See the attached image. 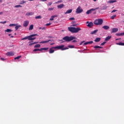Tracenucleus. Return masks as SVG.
<instances>
[{
	"instance_id": "8",
	"label": "nucleus",
	"mask_w": 124,
	"mask_h": 124,
	"mask_svg": "<svg viewBox=\"0 0 124 124\" xmlns=\"http://www.w3.org/2000/svg\"><path fill=\"white\" fill-rule=\"evenodd\" d=\"M86 24H88L87 27H89V28H92V27L93 26V22H89V21H87Z\"/></svg>"
},
{
	"instance_id": "58",
	"label": "nucleus",
	"mask_w": 124,
	"mask_h": 124,
	"mask_svg": "<svg viewBox=\"0 0 124 124\" xmlns=\"http://www.w3.org/2000/svg\"><path fill=\"white\" fill-rule=\"evenodd\" d=\"M0 59H1V61H4V58H1Z\"/></svg>"
},
{
	"instance_id": "38",
	"label": "nucleus",
	"mask_w": 124,
	"mask_h": 124,
	"mask_svg": "<svg viewBox=\"0 0 124 124\" xmlns=\"http://www.w3.org/2000/svg\"><path fill=\"white\" fill-rule=\"evenodd\" d=\"M22 56H18L17 57L15 58V60H19L20 58H21Z\"/></svg>"
},
{
	"instance_id": "64",
	"label": "nucleus",
	"mask_w": 124,
	"mask_h": 124,
	"mask_svg": "<svg viewBox=\"0 0 124 124\" xmlns=\"http://www.w3.org/2000/svg\"><path fill=\"white\" fill-rule=\"evenodd\" d=\"M50 45H54V43L50 44Z\"/></svg>"
},
{
	"instance_id": "6",
	"label": "nucleus",
	"mask_w": 124,
	"mask_h": 124,
	"mask_svg": "<svg viewBox=\"0 0 124 124\" xmlns=\"http://www.w3.org/2000/svg\"><path fill=\"white\" fill-rule=\"evenodd\" d=\"M76 14H80V13H82L83 12V9L81 7V6H78L76 10Z\"/></svg>"
},
{
	"instance_id": "61",
	"label": "nucleus",
	"mask_w": 124,
	"mask_h": 124,
	"mask_svg": "<svg viewBox=\"0 0 124 124\" xmlns=\"http://www.w3.org/2000/svg\"><path fill=\"white\" fill-rule=\"evenodd\" d=\"M39 30H42V28H41V27H39Z\"/></svg>"
},
{
	"instance_id": "18",
	"label": "nucleus",
	"mask_w": 124,
	"mask_h": 124,
	"mask_svg": "<svg viewBox=\"0 0 124 124\" xmlns=\"http://www.w3.org/2000/svg\"><path fill=\"white\" fill-rule=\"evenodd\" d=\"M97 31H98V30H95L94 31L91 32L90 33V34H95V33H96Z\"/></svg>"
},
{
	"instance_id": "9",
	"label": "nucleus",
	"mask_w": 124,
	"mask_h": 124,
	"mask_svg": "<svg viewBox=\"0 0 124 124\" xmlns=\"http://www.w3.org/2000/svg\"><path fill=\"white\" fill-rule=\"evenodd\" d=\"M30 22H29L28 20L24 21L23 23V26L25 27V28H27L28 26H29Z\"/></svg>"
},
{
	"instance_id": "43",
	"label": "nucleus",
	"mask_w": 124,
	"mask_h": 124,
	"mask_svg": "<svg viewBox=\"0 0 124 124\" xmlns=\"http://www.w3.org/2000/svg\"><path fill=\"white\" fill-rule=\"evenodd\" d=\"M106 44V42H104L103 43L101 44V46H103V45H105Z\"/></svg>"
},
{
	"instance_id": "31",
	"label": "nucleus",
	"mask_w": 124,
	"mask_h": 124,
	"mask_svg": "<svg viewBox=\"0 0 124 124\" xmlns=\"http://www.w3.org/2000/svg\"><path fill=\"white\" fill-rule=\"evenodd\" d=\"M5 31H6L7 32H11V31H12V30L7 29Z\"/></svg>"
},
{
	"instance_id": "35",
	"label": "nucleus",
	"mask_w": 124,
	"mask_h": 124,
	"mask_svg": "<svg viewBox=\"0 0 124 124\" xmlns=\"http://www.w3.org/2000/svg\"><path fill=\"white\" fill-rule=\"evenodd\" d=\"M24 3H26V1L22 0V1H21V2L20 3V4H24Z\"/></svg>"
},
{
	"instance_id": "44",
	"label": "nucleus",
	"mask_w": 124,
	"mask_h": 124,
	"mask_svg": "<svg viewBox=\"0 0 124 124\" xmlns=\"http://www.w3.org/2000/svg\"><path fill=\"white\" fill-rule=\"evenodd\" d=\"M116 35H117V36H121V33H117L116 34Z\"/></svg>"
},
{
	"instance_id": "55",
	"label": "nucleus",
	"mask_w": 124,
	"mask_h": 124,
	"mask_svg": "<svg viewBox=\"0 0 124 124\" xmlns=\"http://www.w3.org/2000/svg\"><path fill=\"white\" fill-rule=\"evenodd\" d=\"M2 14H3V12H0V15H2Z\"/></svg>"
},
{
	"instance_id": "54",
	"label": "nucleus",
	"mask_w": 124,
	"mask_h": 124,
	"mask_svg": "<svg viewBox=\"0 0 124 124\" xmlns=\"http://www.w3.org/2000/svg\"><path fill=\"white\" fill-rule=\"evenodd\" d=\"M40 1H47V0H40Z\"/></svg>"
},
{
	"instance_id": "1",
	"label": "nucleus",
	"mask_w": 124,
	"mask_h": 124,
	"mask_svg": "<svg viewBox=\"0 0 124 124\" xmlns=\"http://www.w3.org/2000/svg\"><path fill=\"white\" fill-rule=\"evenodd\" d=\"M63 47H64V45L59 46L51 47L49 49V54H53V53L55 52V50L54 49H57L58 50L60 49V50H62V51L68 49V47H65L63 48Z\"/></svg>"
},
{
	"instance_id": "32",
	"label": "nucleus",
	"mask_w": 124,
	"mask_h": 124,
	"mask_svg": "<svg viewBox=\"0 0 124 124\" xmlns=\"http://www.w3.org/2000/svg\"><path fill=\"white\" fill-rule=\"evenodd\" d=\"M16 26H17V24H11L9 25V27H15Z\"/></svg>"
},
{
	"instance_id": "52",
	"label": "nucleus",
	"mask_w": 124,
	"mask_h": 124,
	"mask_svg": "<svg viewBox=\"0 0 124 124\" xmlns=\"http://www.w3.org/2000/svg\"><path fill=\"white\" fill-rule=\"evenodd\" d=\"M47 37H48V38H53V37L51 36H49Z\"/></svg>"
},
{
	"instance_id": "15",
	"label": "nucleus",
	"mask_w": 124,
	"mask_h": 124,
	"mask_svg": "<svg viewBox=\"0 0 124 124\" xmlns=\"http://www.w3.org/2000/svg\"><path fill=\"white\" fill-rule=\"evenodd\" d=\"M63 6H64V4H61L58 5L57 6V7L58 8H63Z\"/></svg>"
},
{
	"instance_id": "25",
	"label": "nucleus",
	"mask_w": 124,
	"mask_h": 124,
	"mask_svg": "<svg viewBox=\"0 0 124 124\" xmlns=\"http://www.w3.org/2000/svg\"><path fill=\"white\" fill-rule=\"evenodd\" d=\"M109 3H114V2H117V0H110L108 1Z\"/></svg>"
},
{
	"instance_id": "56",
	"label": "nucleus",
	"mask_w": 124,
	"mask_h": 124,
	"mask_svg": "<svg viewBox=\"0 0 124 124\" xmlns=\"http://www.w3.org/2000/svg\"><path fill=\"white\" fill-rule=\"evenodd\" d=\"M72 23H73V24H75L76 23V21H74L72 22Z\"/></svg>"
},
{
	"instance_id": "23",
	"label": "nucleus",
	"mask_w": 124,
	"mask_h": 124,
	"mask_svg": "<svg viewBox=\"0 0 124 124\" xmlns=\"http://www.w3.org/2000/svg\"><path fill=\"white\" fill-rule=\"evenodd\" d=\"M50 41H51V40H48L47 41H42V42H40V43H43V44L48 43V42H50Z\"/></svg>"
},
{
	"instance_id": "37",
	"label": "nucleus",
	"mask_w": 124,
	"mask_h": 124,
	"mask_svg": "<svg viewBox=\"0 0 124 124\" xmlns=\"http://www.w3.org/2000/svg\"><path fill=\"white\" fill-rule=\"evenodd\" d=\"M61 2H62V0H60L58 1L57 2H56L55 3H56V4H57V3H60Z\"/></svg>"
},
{
	"instance_id": "16",
	"label": "nucleus",
	"mask_w": 124,
	"mask_h": 124,
	"mask_svg": "<svg viewBox=\"0 0 124 124\" xmlns=\"http://www.w3.org/2000/svg\"><path fill=\"white\" fill-rule=\"evenodd\" d=\"M72 12V9L68 10L64 14H69Z\"/></svg>"
},
{
	"instance_id": "63",
	"label": "nucleus",
	"mask_w": 124,
	"mask_h": 124,
	"mask_svg": "<svg viewBox=\"0 0 124 124\" xmlns=\"http://www.w3.org/2000/svg\"><path fill=\"white\" fill-rule=\"evenodd\" d=\"M93 14H96V12H94L93 13Z\"/></svg>"
},
{
	"instance_id": "41",
	"label": "nucleus",
	"mask_w": 124,
	"mask_h": 124,
	"mask_svg": "<svg viewBox=\"0 0 124 124\" xmlns=\"http://www.w3.org/2000/svg\"><path fill=\"white\" fill-rule=\"evenodd\" d=\"M0 24H6V21H1V22H0Z\"/></svg>"
},
{
	"instance_id": "60",
	"label": "nucleus",
	"mask_w": 124,
	"mask_h": 124,
	"mask_svg": "<svg viewBox=\"0 0 124 124\" xmlns=\"http://www.w3.org/2000/svg\"><path fill=\"white\" fill-rule=\"evenodd\" d=\"M3 1V0H0V2H2Z\"/></svg>"
},
{
	"instance_id": "59",
	"label": "nucleus",
	"mask_w": 124,
	"mask_h": 124,
	"mask_svg": "<svg viewBox=\"0 0 124 124\" xmlns=\"http://www.w3.org/2000/svg\"><path fill=\"white\" fill-rule=\"evenodd\" d=\"M84 42V41L83 42H82L80 44V45H82V44H83V43Z\"/></svg>"
},
{
	"instance_id": "19",
	"label": "nucleus",
	"mask_w": 124,
	"mask_h": 124,
	"mask_svg": "<svg viewBox=\"0 0 124 124\" xmlns=\"http://www.w3.org/2000/svg\"><path fill=\"white\" fill-rule=\"evenodd\" d=\"M116 45H120V46H124V43H123V42L117 43Z\"/></svg>"
},
{
	"instance_id": "53",
	"label": "nucleus",
	"mask_w": 124,
	"mask_h": 124,
	"mask_svg": "<svg viewBox=\"0 0 124 124\" xmlns=\"http://www.w3.org/2000/svg\"><path fill=\"white\" fill-rule=\"evenodd\" d=\"M42 30H46V28L45 27H43V28H42Z\"/></svg>"
},
{
	"instance_id": "50",
	"label": "nucleus",
	"mask_w": 124,
	"mask_h": 124,
	"mask_svg": "<svg viewBox=\"0 0 124 124\" xmlns=\"http://www.w3.org/2000/svg\"><path fill=\"white\" fill-rule=\"evenodd\" d=\"M72 42L75 43V42H77V41H76V40H73Z\"/></svg>"
},
{
	"instance_id": "27",
	"label": "nucleus",
	"mask_w": 124,
	"mask_h": 124,
	"mask_svg": "<svg viewBox=\"0 0 124 124\" xmlns=\"http://www.w3.org/2000/svg\"><path fill=\"white\" fill-rule=\"evenodd\" d=\"M107 8H108V6H103L102 9H101V10H106Z\"/></svg>"
},
{
	"instance_id": "4",
	"label": "nucleus",
	"mask_w": 124,
	"mask_h": 124,
	"mask_svg": "<svg viewBox=\"0 0 124 124\" xmlns=\"http://www.w3.org/2000/svg\"><path fill=\"white\" fill-rule=\"evenodd\" d=\"M93 23L94 25H95L96 26H100L103 24V19L101 18L96 19L94 21Z\"/></svg>"
},
{
	"instance_id": "46",
	"label": "nucleus",
	"mask_w": 124,
	"mask_h": 124,
	"mask_svg": "<svg viewBox=\"0 0 124 124\" xmlns=\"http://www.w3.org/2000/svg\"><path fill=\"white\" fill-rule=\"evenodd\" d=\"M48 10H49V11L54 10V8H48Z\"/></svg>"
},
{
	"instance_id": "5",
	"label": "nucleus",
	"mask_w": 124,
	"mask_h": 124,
	"mask_svg": "<svg viewBox=\"0 0 124 124\" xmlns=\"http://www.w3.org/2000/svg\"><path fill=\"white\" fill-rule=\"evenodd\" d=\"M34 36H37V34H32L30 36H28V39L29 41H32V40H34V39H35L36 38L34 37ZM33 37V38H32Z\"/></svg>"
},
{
	"instance_id": "33",
	"label": "nucleus",
	"mask_w": 124,
	"mask_h": 124,
	"mask_svg": "<svg viewBox=\"0 0 124 124\" xmlns=\"http://www.w3.org/2000/svg\"><path fill=\"white\" fill-rule=\"evenodd\" d=\"M40 47V45L39 44H37L34 46V48H39Z\"/></svg>"
},
{
	"instance_id": "48",
	"label": "nucleus",
	"mask_w": 124,
	"mask_h": 124,
	"mask_svg": "<svg viewBox=\"0 0 124 124\" xmlns=\"http://www.w3.org/2000/svg\"><path fill=\"white\" fill-rule=\"evenodd\" d=\"M51 23H47V24H46L45 26H51Z\"/></svg>"
},
{
	"instance_id": "3",
	"label": "nucleus",
	"mask_w": 124,
	"mask_h": 124,
	"mask_svg": "<svg viewBox=\"0 0 124 124\" xmlns=\"http://www.w3.org/2000/svg\"><path fill=\"white\" fill-rule=\"evenodd\" d=\"M68 30L69 31H71V32H73L74 33H76L78 32L79 31H81V28L78 27H68Z\"/></svg>"
},
{
	"instance_id": "57",
	"label": "nucleus",
	"mask_w": 124,
	"mask_h": 124,
	"mask_svg": "<svg viewBox=\"0 0 124 124\" xmlns=\"http://www.w3.org/2000/svg\"><path fill=\"white\" fill-rule=\"evenodd\" d=\"M76 26H77L76 24H73V27H76Z\"/></svg>"
},
{
	"instance_id": "24",
	"label": "nucleus",
	"mask_w": 124,
	"mask_h": 124,
	"mask_svg": "<svg viewBox=\"0 0 124 124\" xmlns=\"http://www.w3.org/2000/svg\"><path fill=\"white\" fill-rule=\"evenodd\" d=\"M49 49V47H44L41 48V51L44 50V51H47Z\"/></svg>"
},
{
	"instance_id": "7",
	"label": "nucleus",
	"mask_w": 124,
	"mask_h": 124,
	"mask_svg": "<svg viewBox=\"0 0 124 124\" xmlns=\"http://www.w3.org/2000/svg\"><path fill=\"white\" fill-rule=\"evenodd\" d=\"M97 9H99V7L95 8V9L92 8L89 10H88L86 12V14H91L92 13V11H95V10H97Z\"/></svg>"
},
{
	"instance_id": "40",
	"label": "nucleus",
	"mask_w": 124,
	"mask_h": 124,
	"mask_svg": "<svg viewBox=\"0 0 124 124\" xmlns=\"http://www.w3.org/2000/svg\"><path fill=\"white\" fill-rule=\"evenodd\" d=\"M68 47L72 49V48H74V46L69 45V46H68Z\"/></svg>"
},
{
	"instance_id": "13",
	"label": "nucleus",
	"mask_w": 124,
	"mask_h": 124,
	"mask_svg": "<svg viewBox=\"0 0 124 124\" xmlns=\"http://www.w3.org/2000/svg\"><path fill=\"white\" fill-rule=\"evenodd\" d=\"M92 43H93V41L87 42L84 44V45H88V44H92Z\"/></svg>"
},
{
	"instance_id": "17",
	"label": "nucleus",
	"mask_w": 124,
	"mask_h": 124,
	"mask_svg": "<svg viewBox=\"0 0 124 124\" xmlns=\"http://www.w3.org/2000/svg\"><path fill=\"white\" fill-rule=\"evenodd\" d=\"M103 29H104V30H109V29H110V27L108 26L105 25L103 27Z\"/></svg>"
},
{
	"instance_id": "39",
	"label": "nucleus",
	"mask_w": 124,
	"mask_h": 124,
	"mask_svg": "<svg viewBox=\"0 0 124 124\" xmlns=\"http://www.w3.org/2000/svg\"><path fill=\"white\" fill-rule=\"evenodd\" d=\"M15 7H16V8H18V7H22V6L20 5H17L15 6Z\"/></svg>"
},
{
	"instance_id": "14",
	"label": "nucleus",
	"mask_w": 124,
	"mask_h": 124,
	"mask_svg": "<svg viewBox=\"0 0 124 124\" xmlns=\"http://www.w3.org/2000/svg\"><path fill=\"white\" fill-rule=\"evenodd\" d=\"M32 42H29V46H31V45H34V44H37V43H38V42H34L33 43H31Z\"/></svg>"
},
{
	"instance_id": "21",
	"label": "nucleus",
	"mask_w": 124,
	"mask_h": 124,
	"mask_svg": "<svg viewBox=\"0 0 124 124\" xmlns=\"http://www.w3.org/2000/svg\"><path fill=\"white\" fill-rule=\"evenodd\" d=\"M111 37H112V36H108V37H107L105 38V41H108V40H109V39H111Z\"/></svg>"
},
{
	"instance_id": "36",
	"label": "nucleus",
	"mask_w": 124,
	"mask_h": 124,
	"mask_svg": "<svg viewBox=\"0 0 124 124\" xmlns=\"http://www.w3.org/2000/svg\"><path fill=\"white\" fill-rule=\"evenodd\" d=\"M42 17L40 16H38L35 17V19H41Z\"/></svg>"
},
{
	"instance_id": "49",
	"label": "nucleus",
	"mask_w": 124,
	"mask_h": 124,
	"mask_svg": "<svg viewBox=\"0 0 124 124\" xmlns=\"http://www.w3.org/2000/svg\"><path fill=\"white\" fill-rule=\"evenodd\" d=\"M116 11H117L116 10H113L111 12V13H114V12H116Z\"/></svg>"
},
{
	"instance_id": "47",
	"label": "nucleus",
	"mask_w": 124,
	"mask_h": 124,
	"mask_svg": "<svg viewBox=\"0 0 124 124\" xmlns=\"http://www.w3.org/2000/svg\"><path fill=\"white\" fill-rule=\"evenodd\" d=\"M52 3H52L51 2H48V5H49V6H50V5H52Z\"/></svg>"
},
{
	"instance_id": "29",
	"label": "nucleus",
	"mask_w": 124,
	"mask_h": 124,
	"mask_svg": "<svg viewBox=\"0 0 124 124\" xmlns=\"http://www.w3.org/2000/svg\"><path fill=\"white\" fill-rule=\"evenodd\" d=\"M37 51H41V48L39 49V48H35L33 50V52H37Z\"/></svg>"
},
{
	"instance_id": "20",
	"label": "nucleus",
	"mask_w": 124,
	"mask_h": 124,
	"mask_svg": "<svg viewBox=\"0 0 124 124\" xmlns=\"http://www.w3.org/2000/svg\"><path fill=\"white\" fill-rule=\"evenodd\" d=\"M26 16H31V15H33V13L30 12V13H27L26 14Z\"/></svg>"
},
{
	"instance_id": "2",
	"label": "nucleus",
	"mask_w": 124,
	"mask_h": 124,
	"mask_svg": "<svg viewBox=\"0 0 124 124\" xmlns=\"http://www.w3.org/2000/svg\"><path fill=\"white\" fill-rule=\"evenodd\" d=\"M76 38H76V37L72 36H66L63 37L62 40H61L60 41H62V43H63V42H69L70 41H72L73 39H76Z\"/></svg>"
},
{
	"instance_id": "26",
	"label": "nucleus",
	"mask_w": 124,
	"mask_h": 124,
	"mask_svg": "<svg viewBox=\"0 0 124 124\" xmlns=\"http://www.w3.org/2000/svg\"><path fill=\"white\" fill-rule=\"evenodd\" d=\"M29 31H31L33 30V25H31L29 27Z\"/></svg>"
},
{
	"instance_id": "42",
	"label": "nucleus",
	"mask_w": 124,
	"mask_h": 124,
	"mask_svg": "<svg viewBox=\"0 0 124 124\" xmlns=\"http://www.w3.org/2000/svg\"><path fill=\"white\" fill-rule=\"evenodd\" d=\"M26 39H28V36H26L23 38H22L21 40H26Z\"/></svg>"
},
{
	"instance_id": "12",
	"label": "nucleus",
	"mask_w": 124,
	"mask_h": 124,
	"mask_svg": "<svg viewBox=\"0 0 124 124\" xmlns=\"http://www.w3.org/2000/svg\"><path fill=\"white\" fill-rule=\"evenodd\" d=\"M57 17H58V16H57V15L52 16H51V17L49 20H50V21H54V18H56Z\"/></svg>"
},
{
	"instance_id": "28",
	"label": "nucleus",
	"mask_w": 124,
	"mask_h": 124,
	"mask_svg": "<svg viewBox=\"0 0 124 124\" xmlns=\"http://www.w3.org/2000/svg\"><path fill=\"white\" fill-rule=\"evenodd\" d=\"M19 28H21V25H16L15 27L16 30L17 31Z\"/></svg>"
},
{
	"instance_id": "45",
	"label": "nucleus",
	"mask_w": 124,
	"mask_h": 124,
	"mask_svg": "<svg viewBox=\"0 0 124 124\" xmlns=\"http://www.w3.org/2000/svg\"><path fill=\"white\" fill-rule=\"evenodd\" d=\"M70 21H72V20H75L74 17H71L69 18Z\"/></svg>"
},
{
	"instance_id": "51",
	"label": "nucleus",
	"mask_w": 124,
	"mask_h": 124,
	"mask_svg": "<svg viewBox=\"0 0 124 124\" xmlns=\"http://www.w3.org/2000/svg\"><path fill=\"white\" fill-rule=\"evenodd\" d=\"M120 33H121V36H123V35H124V32Z\"/></svg>"
},
{
	"instance_id": "62",
	"label": "nucleus",
	"mask_w": 124,
	"mask_h": 124,
	"mask_svg": "<svg viewBox=\"0 0 124 124\" xmlns=\"http://www.w3.org/2000/svg\"><path fill=\"white\" fill-rule=\"evenodd\" d=\"M13 37H14V36H11V38H13Z\"/></svg>"
},
{
	"instance_id": "10",
	"label": "nucleus",
	"mask_w": 124,
	"mask_h": 124,
	"mask_svg": "<svg viewBox=\"0 0 124 124\" xmlns=\"http://www.w3.org/2000/svg\"><path fill=\"white\" fill-rule=\"evenodd\" d=\"M6 55L7 56H9V57L14 56V52H8L6 53Z\"/></svg>"
},
{
	"instance_id": "22",
	"label": "nucleus",
	"mask_w": 124,
	"mask_h": 124,
	"mask_svg": "<svg viewBox=\"0 0 124 124\" xmlns=\"http://www.w3.org/2000/svg\"><path fill=\"white\" fill-rule=\"evenodd\" d=\"M101 40V38L97 37V38H96L94 41L95 42H99V41H100Z\"/></svg>"
},
{
	"instance_id": "30",
	"label": "nucleus",
	"mask_w": 124,
	"mask_h": 124,
	"mask_svg": "<svg viewBox=\"0 0 124 124\" xmlns=\"http://www.w3.org/2000/svg\"><path fill=\"white\" fill-rule=\"evenodd\" d=\"M94 48H95V49H97V48L102 49V47L100 46H94Z\"/></svg>"
},
{
	"instance_id": "11",
	"label": "nucleus",
	"mask_w": 124,
	"mask_h": 124,
	"mask_svg": "<svg viewBox=\"0 0 124 124\" xmlns=\"http://www.w3.org/2000/svg\"><path fill=\"white\" fill-rule=\"evenodd\" d=\"M111 30H112L111 33L117 32V31H119V29L118 28H113Z\"/></svg>"
},
{
	"instance_id": "34",
	"label": "nucleus",
	"mask_w": 124,
	"mask_h": 124,
	"mask_svg": "<svg viewBox=\"0 0 124 124\" xmlns=\"http://www.w3.org/2000/svg\"><path fill=\"white\" fill-rule=\"evenodd\" d=\"M116 15H114L113 16H111V18L113 20L114 19H115V18H116Z\"/></svg>"
}]
</instances>
